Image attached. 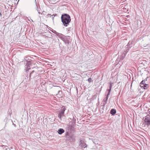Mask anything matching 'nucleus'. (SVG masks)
I'll return each instance as SVG.
<instances>
[{
	"label": "nucleus",
	"instance_id": "obj_24",
	"mask_svg": "<svg viewBox=\"0 0 150 150\" xmlns=\"http://www.w3.org/2000/svg\"><path fill=\"white\" fill-rule=\"evenodd\" d=\"M62 92L61 91H58V94H57V95L58 94H62Z\"/></svg>",
	"mask_w": 150,
	"mask_h": 150
},
{
	"label": "nucleus",
	"instance_id": "obj_11",
	"mask_svg": "<svg viewBox=\"0 0 150 150\" xmlns=\"http://www.w3.org/2000/svg\"><path fill=\"white\" fill-rule=\"evenodd\" d=\"M126 54V53L123 52V54L121 55V56L120 57V59L121 60L123 59L124 58H125Z\"/></svg>",
	"mask_w": 150,
	"mask_h": 150
},
{
	"label": "nucleus",
	"instance_id": "obj_14",
	"mask_svg": "<svg viewBox=\"0 0 150 150\" xmlns=\"http://www.w3.org/2000/svg\"><path fill=\"white\" fill-rule=\"evenodd\" d=\"M25 66L27 67H25V68H26V69L25 70L26 72L27 73H28V71H29V70L30 69V66H28V65H27V66H26V65Z\"/></svg>",
	"mask_w": 150,
	"mask_h": 150
},
{
	"label": "nucleus",
	"instance_id": "obj_15",
	"mask_svg": "<svg viewBox=\"0 0 150 150\" xmlns=\"http://www.w3.org/2000/svg\"><path fill=\"white\" fill-rule=\"evenodd\" d=\"M52 32L54 34H56L57 35L59 36V37H60V34L57 32L55 30H54L53 31H52Z\"/></svg>",
	"mask_w": 150,
	"mask_h": 150
},
{
	"label": "nucleus",
	"instance_id": "obj_21",
	"mask_svg": "<svg viewBox=\"0 0 150 150\" xmlns=\"http://www.w3.org/2000/svg\"><path fill=\"white\" fill-rule=\"evenodd\" d=\"M71 134H69L68 132H67L66 133L65 137H66V136H67V135H69Z\"/></svg>",
	"mask_w": 150,
	"mask_h": 150
},
{
	"label": "nucleus",
	"instance_id": "obj_27",
	"mask_svg": "<svg viewBox=\"0 0 150 150\" xmlns=\"http://www.w3.org/2000/svg\"><path fill=\"white\" fill-rule=\"evenodd\" d=\"M75 119H75L74 117H73V121H72L73 122H74V120H75Z\"/></svg>",
	"mask_w": 150,
	"mask_h": 150
},
{
	"label": "nucleus",
	"instance_id": "obj_1",
	"mask_svg": "<svg viewBox=\"0 0 150 150\" xmlns=\"http://www.w3.org/2000/svg\"><path fill=\"white\" fill-rule=\"evenodd\" d=\"M61 20L64 25L65 27L67 26L69 24L71 21L70 16L67 13H64L62 15Z\"/></svg>",
	"mask_w": 150,
	"mask_h": 150
},
{
	"label": "nucleus",
	"instance_id": "obj_16",
	"mask_svg": "<svg viewBox=\"0 0 150 150\" xmlns=\"http://www.w3.org/2000/svg\"><path fill=\"white\" fill-rule=\"evenodd\" d=\"M35 10H37V11H38V13H39V14H40V11H39V10H38V7L37 6V5H36H36H35Z\"/></svg>",
	"mask_w": 150,
	"mask_h": 150
},
{
	"label": "nucleus",
	"instance_id": "obj_22",
	"mask_svg": "<svg viewBox=\"0 0 150 150\" xmlns=\"http://www.w3.org/2000/svg\"><path fill=\"white\" fill-rule=\"evenodd\" d=\"M88 82H89V83L91 82V81H93L92 80V79L91 78H89L88 79Z\"/></svg>",
	"mask_w": 150,
	"mask_h": 150
},
{
	"label": "nucleus",
	"instance_id": "obj_9",
	"mask_svg": "<svg viewBox=\"0 0 150 150\" xmlns=\"http://www.w3.org/2000/svg\"><path fill=\"white\" fill-rule=\"evenodd\" d=\"M57 132L59 134H61L64 132V130L63 129L60 128L58 130Z\"/></svg>",
	"mask_w": 150,
	"mask_h": 150
},
{
	"label": "nucleus",
	"instance_id": "obj_26",
	"mask_svg": "<svg viewBox=\"0 0 150 150\" xmlns=\"http://www.w3.org/2000/svg\"><path fill=\"white\" fill-rule=\"evenodd\" d=\"M130 42H128V44H127V45L128 46H129V45H130Z\"/></svg>",
	"mask_w": 150,
	"mask_h": 150
},
{
	"label": "nucleus",
	"instance_id": "obj_23",
	"mask_svg": "<svg viewBox=\"0 0 150 150\" xmlns=\"http://www.w3.org/2000/svg\"><path fill=\"white\" fill-rule=\"evenodd\" d=\"M112 83H111L110 84V86H109V88H112Z\"/></svg>",
	"mask_w": 150,
	"mask_h": 150
},
{
	"label": "nucleus",
	"instance_id": "obj_25",
	"mask_svg": "<svg viewBox=\"0 0 150 150\" xmlns=\"http://www.w3.org/2000/svg\"><path fill=\"white\" fill-rule=\"evenodd\" d=\"M70 28H68V33H69V32H70Z\"/></svg>",
	"mask_w": 150,
	"mask_h": 150
},
{
	"label": "nucleus",
	"instance_id": "obj_12",
	"mask_svg": "<svg viewBox=\"0 0 150 150\" xmlns=\"http://www.w3.org/2000/svg\"><path fill=\"white\" fill-rule=\"evenodd\" d=\"M146 81L145 80H142L141 82L140 83V86H144V85L146 84L145 83Z\"/></svg>",
	"mask_w": 150,
	"mask_h": 150
},
{
	"label": "nucleus",
	"instance_id": "obj_17",
	"mask_svg": "<svg viewBox=\"0 0 150 150\" xmlns=\"http://www.w3.org/2000/svg\"><path fill=\"white\" fill-rule=\"evenodd\" d=\"M108 95H107L106 97L103 100L106 103L107 101L108 98Z\"/></svg>",
	"mask_w": 150,
	"mask_h": 150
},
{
	"label": "nucleus",
	"instance_id": "obj_30",
	"mask_svg": "<svg viewBox=\"0 0 150 150\" xmlns=\"http://www.w3.org/2000/svg\"><path fill=\"white\" fill-rule=\"evenodd\" d=\"M27 58H26L25 59V60H27Z\"/></svg>",
	"mask_w": 150,
	"mask_h": 150
},
{
	"label": "nucleus",
	"instance_id": "obj_7",
	"mask_svg": "<svg viewBox=\"0 0 150 150\" xmlns=\"http://www.w3.org/2000/svg\"><path fill=\"white\" fill-rule=\"evenodd\" d=\"M35 71L34 70L32 71L30 74V77L31 78L32 77L33 78H35L36 79H37V78H36L37 76L38 77L39 75V74L37 73H35Z\"/></svg>",
	"mask_w": 150,
	"mask_h": 150
},
{
	"label": "nucleus",
	"instance_id": "obj_2",
	"mask_svg": "<svg viewBox=\"0 0 150 150\" xmlns=\"http://www.w3.org/2000/svg\"><path fill=\"white\" fill-rule=\"evenodd\" d=\"M62 40L64 41L66 46H68L69 44V40H70V37L69 36H64L63 35L60 34V37Z\"/></svg>",
	"mask_w": 150,
	"mask_h": 150
},
{
	"label": "nucleus",
	"instance_id": "obj_18",
	"mask_svg": "<svg viewBox=\"0 0 150 150\" xmlns=\"http://www.w3.org/2000/svg\"><path fill=\"white\" fill-rule=\"evenodd\" d=\"M111 88H109V89H107V91H108V93L107 94L108 95H109L110 94V92L111 90Z\"/></svg>",
	"mask_w": 150,
	"mask_h": 150
},
{
	"label": "nucleus",
	"instance_id": "obj_13",
	"mask_svg": "<svg viewBox=\"0 0 150 150\" xmlns=\"http://www.w3.org/2000/svg\"><path fill=\"white\" fill-rule=\"evenodd\" d=\"M142 87H144V89H146L149 87V85L148 84H145L144 86H142Z\"/></svg>",
	"mask_w": 150,
	"mask_h": 150
},
{
	"label": "nucleus",
	"instance_id": "obj_28",
	"mask_svg": "<svg viewBox=\"0 0 150 150\" xmlns=\"http://www.w3.org/2000/svg\"><path fill=\"white\" fill-rule=\"evenodd\" d=\"M52 16V20H53L54 18V16Z\"/></svg>",
	"mask_w": 150,
	"mask_h": 150
},
{
	"label": "nucleus",
	"instance_id": "obj_31",
	"mask_svg": "<svg viewBox=\"0 0 150 150\" xmlns=\"http://www.w3.org/2000/svg\"><path fill=\"white\" fill-rule=\"evenodd\" d=\"M11 149H13V148H12V147H11Z\"/></svg>",
	"mask_w": 150,
	"mask_h": 150
},
{
	"label": "nucleus",
	"instance_id": "obj_19",
	"mask_svg": "<svg viewBox=\"0 0 150 150\" xmlns=\"http://www.w3.org/2000/svg\"><path fill=\"white\" fill-rule=\"evenodd\" d=\"M129 47H127L126 49H125V50L124 51V52H126L127 53L129 50Z\"/></svg>",
	"mask_w": 150,
	"mask_h": 150
},
{
	"label": "nucleus",
	"instance_id": "obj_20",
	"mask_svg": "<svg viewBox=\"0 0 150 150\" xmlns=\"http://www.w3.org/2000/svg\"><path fill=\"white\" fill-rule=\"evenodd\" d=\"M54 15H51V14H48L47 16V18H49V17H51L52 16H53Z\"/></svg>",
	"mask_w": 150,
	"mask_h": 150
},
{
	"label": "nucleus",
	"instance_id": "obj_6",
	"mask_svg": "<svg viewBox=\"0 0 150 150\" xmlns=\"http://www.w3.org/2000/svg\"><path fill=\"white\" fill-rule=\"evenodd\" d=\"M144 122L145 125L148 126L150 125V116H146L145 117Z\"/></svg>",
	"mask_w": 150,
	"mask_h": 150
},
{
	"label": "nucleus",
	"instance_id": "obj_8",
	"mask_svg": "<svg viewBox=\"0 0 150 150\" xmlns=\"http://www.w3.org/2000/svg\"><path fill=\"white\" fill-rule=\"evenodd\" d=\"M80 144H79V146H80L82 148H85V147H87V145L85 143V142L81 140L80 142Z\"/></svg>",
	"mask_w": 150,
	"mask_h": 150
},
{
	"label": "nucleus",
	"instance_id": "obj_10",
	"mask_svg": "<svg viewBox=\"0 0 150 150\" xmlns=\"http://www.w3.org/2000/svg\"><path fill=\"white\" fill-rule=\"evenodd\" d=\"M116 111L115 109H112L110 111V113L112 115H114L116 113Z\"/></svg>",
	"mask_w": 150,
	"mask_h": 150
},
{
	"label": "nucleus",
	"instance_id": "obj_5",
	"mask_svg": "<svg viewBox=\"0 0 150 150\" xmlns=\"http://www.w3.org/2000/svg\"><path fill=\"white\" fill-rule=\"evenodd\" d=\"M66 138L67 140L70 142H73L75 141L74 137L71 134L66 136Z\"/></svg>",
	"mask_w": 150,
	"mask_h": 150
},
{
	"label": "nucleus",
	"instance_id": "obj_3",
	"mask_svg": "<svg viewBox=\"0 0 150 150\" xmlns=\"http://www.w3.org/2000/svg\"><path fill=\"white\" fill-rule=\"evenodd\" d=\"M76 120L75 119L74 122L73 121H71L69 123L68 125L67 128L68 129L70 130V131H73L74 130V125L76 124Z\"/></svg>",
	"mask_w": 150,
	"mask_h": 150
},
{
	"label": "nucleus",
	"instance_id": "obj_4",
	"mask_svg": "<svg viewBox=\"0 0 150 150\" xmlns=\"http://www.w3.org/2000/svg\"><path fill=\"white\" fill-rule=\"evenodd\" d=\"M66 110L64 106H63L62 108L59 111V113L58 115L59 117L61 119V117L64 115V112Z\"/></svg>",
	"mask_w": 150,
	"mask_h": 150
},
{
	"label": "nucleus",
	"instance_id": "obj_29",
	"mask_svg": "<svg viewBox=\"0 0 150 150\" xmlns=\"http://www.w3.org/2000/svg\"><path fill=\"white\" fill-rule=\"evenodd\" d=\"M53 15H54L53 16H55L57 15V14H53Z\"/></svg>",
	"mask_w": 150,
	"mask_h": 150
}]
</instances>
